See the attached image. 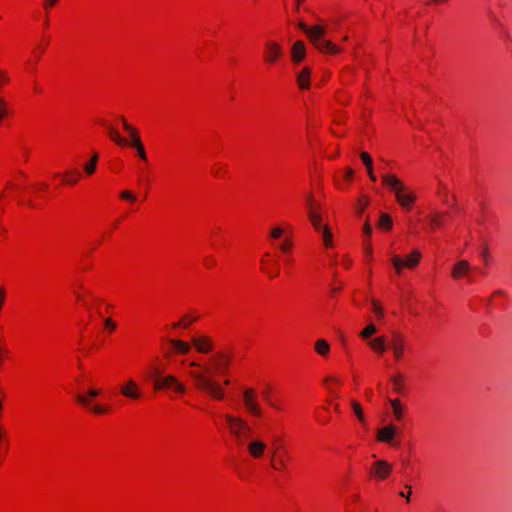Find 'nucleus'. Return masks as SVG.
I'll list each match as a JSON object with an SVG mask.
<instances>
[{
  "instance_id": "42",
  "label": "nucleus",
  "mask_w": 512,
  "mask_h": 512,
  "mask_svg": "<svg viewBox=\"0 0 512 512\" xmlns=\"http://www.w3.org/2000/svg\"><path fill=\"white\" fill-rule=\"evenodd\" d=\"M372 304H373L374 311H375L376 315L378 317H382L383 316V310H382L380 304L377 301H375V300L372 301Z\"/></svg>"
},
{
  "instance_id": "11",
  "label": "nucleus",
  "mask_w": 512,
  "mask_h": 512,
  "mask_svg": "<svg viewBox=\"0 0 512 512\" xmlns=\"http://www.w3.org/2000/svg\"><path fill=\"white\" fill-rule=\"evenodd\" d=\"M193 346L200 353H209L213 349L212 340L209 336H194L191 339Z\"/></svg>"
},
{
  "instance_id": "24",
  "label": "nucleus",
  "mask_w": 512,
  "mask_h": 512,
  "mask_svg": "<svg viewBox=\"0 0 512 512\" xmlns=\"http://www.w3.org/2000/svg\"><path fill=\"white\" fill-rule=\"evenodd\" d=\"M370 347L378 353H383L386 350V344L383 337H377L369 341Z\"/></svg>"
},
{
  "instance_id": "48",
  "label": "nucleus",
  "mask_w": 512,
  "mask_h": 512,
  "mask_svg": "<svg viewBox=\"0 0 512 512\" xmlns=\"http://www.w3.org/2000/svg\"><path fill=\"white\" fill-rule=\"evenodd\" d=\"M405 488H407L409 490L408 493L400 492L399 495L401 497L406 498L407 501H409L410 500V495H411V486L410 485H406Z\"/></svg>"
},
{
  "instance_id": "50",
  "label": "nucleus",
  "mask_w": 512,
  "mask_h": 512,
  "mask_svg": "<svg viewBox=\"0 0 512 512\" xmlns=\"http://www.w3.org/2000/svg\"><path fill=\"white\" fill-rule=\"evenodd\" d=\"M481 255H482L484 261L487 262V259L489 257V251H488V247L487 246L484 247Z\"/></svg>"
},
{
  "instance_id": "15",
  "label": "nucleus",
  "mask_w": 512,
  "mask_h": 512,
  "mask_svg": "<svg viewBox=\"0 0 512 512\" xmlns=\"http://www.w3.org/2000/svg\"><path fill=\"white\" fill-rule=\"evenodd\" d=\"M292 60L295 63L301 62L306 55V48L302 41H296L291 50Z\"/></svg>"
},
{
  "instance_id": "4",
  "label": "nucleus",
  "mask_w": 512,
  "mask_h": 512,
  "mask_svg": "<svg viewBox=\"0 0 512 512\" xmlns=\"http://www.w3.org/2000/svg\"><path fill=\"white\" fill-rule=\"evenodd\" d=\"M225 419L229 424L230 432L237 437L239 443L242 442V439L249 438L251 428L244 420L229 414L225 415Z\"/></svg>"
},
{
  "instance_id": "49",
  "label": "nucleus",
  "mask_w": 512,
  "mask_h": 512,
  "mask_svg": "<svg viewBox=\"0 0 512 512\" xmlns=\"http://www.w3.org/2000/svg\"><path fill=\"white\" fill-rule=\"evenodd\" d=\"M353 175H354L353 169H351V168L346 169V171H345L346 179H348V180L352 179Z\"/></svg>"
},
{
  "instance_id": "55",
  "label": "nucleus",
  "mask_w": 512,
  "mask_h": 512,
  "mask_svg": "<svg viewBox=\"0 0 512 512\" xmlns=\"http://www.w3.org/2000/svg\"><path fill=\"white\" fill-rule=\"evenodd\" d=\"M286 262H287V264H288V265H292V264H293V260H292V259H290V258H287V259H286Z\"/></svg>"
},
{
  "instance_id": "40",
  "label": "nucleus",
  "mask_w": 512,
  "mask_h": 512,
  "mask_svg": "<svg viewBox=\"0 0 512 512\" xmlns=\"http://www.w3.org/2000/svg\"><path fill=\"white\" fill-rule=\"evenodd\" d=\"M73 174H75L74 178H66V179H64V183L65 184H75L78 181L80 173L77 170H74Z\"/></svg>"
},
{
  "instance_id": "54",
  "label": "nucleus",
  "mask_w": 512,
  "mask_h": 512,
  "mask_svg": "<svg viewBox=\"0 0 512 512\" xmlns=\"http://www.w3.org/2000/svg\"><path fill=\"white\" fill-rule=\"evenodd\" d=\"M366 205H367V201H365V203L363 205H360L359 212H362L363 209L366 207Z\"/></svg>"
},
{
  "instance_id": "46",
  "label": "nucleus",
  "mask_w": 512,
  "mask_h": 512,
  "mask_svg": "<svg viewBox=\"0 0 512 512\" xmlns=\"http://www.w3.org/2000/svg\"><path fill=\"white\" fill-rule=\"evenodd\" d=\"M291 247V243L287 240H285L283 243L280 244V249L283 252H287Z\"/></svg>"
},
{
  "instance_id": "9",
  "label": "nucleus",
  "mask_w": 512,
  "mask_h": 512,
  "mask_svg": "<svg viewBox=\"0 0 512 512\" xmlns=\"http://www.w3.org/2000/svg\"><path fill=\"white\" fill-rule=\"evenodd\" d=\"M404 338L399 333L394 332L392 334V338L390 342L388 343V347L392 349L394 357L396 360H399L403 356L404 352Z\"/></svg>"
},
{
  "instance_id": "27",
  "label": "nucleus",
  "mask_w": 512,
  "mask_h": 512,
  "mask_svg": "<svg viewBox=\"0 0 512 512\" xmlns=\"http://www.w3.org/2000/svg\"><path fill=\"white\" fill-rule=\"evenodd\" d=\"M98 154L94 153L90 161L84 165V171L87 175H92L96 171Z\"/></svg>"
},
{
  "instance_id": "26",
  "label": "nucleus",
  "mask_w": 512,
  "mask_h": 512,
  "mask_svg": "<svg viewBox=\"0 0 512 512\" xmlns=\"http://www.w3.org/2000/svg\"><path fill=\"white\" fill-rule=\"evenodd\" d=\"M319 232L322 233V239L324 241L325 247H327V248L332 247L333 241H332V232H331L330 228L327 225H324Z\"/></svg>"
},
{
  "instance_id": "14",
  "label": "nucleus",
  "mask_w": 512,
  "mask_h": 512,
  "mask_svg": "<svg viewBox=\"0 0 512 512\" xmlns=\"http://www.w3.org/2000/svg\"><path fill=\"white\" fill-rule=\"evenodd\" d=\"M396 434V427L392 424L377 431V440L384 443H391Z\"/></svg>"
},
{
  "instance_id": "25",
  "label": "nucleus",
  "mask_w": 512,
  "mask_h": 512,
  "mask_svg": "<svg viewBox=\"0 0 512 512\" xmlns=\"http://www.w3.org/2000/svg\"><path fill=\"white\" fill-rule=\"evenodd\" d=\"M309 218H310V221H311L314 229L316 231H320L321 228L324 226L321 223V221H322L321 215L319 213H317L316 211H314L313 209H311L309 212Z\"/></svg>"
},
{
  "instance_id": "38",
  "label": "nucleus",
  "mask_w": 512,
  "mask_h": 512,
  "mask_svg": "<svg viewBox=\"0 0 512 512\" xmlns=\"http://www.w3.org/2000/svg\"><path fill=\"white\" fill-rule=\"evenodd\" d=\"M120 197L124 200H130V201H135V199H136L135 195L131 191H128V190L121 192Z\"/></svg>"
},
{
  "instance_id": "58",
  "label": "nucleus",
  "mask_w": 512,
  "mask_h": 512,
  "mask_svg": "<svg viewBox=\"0 0 512 512\" xmlns=\"http://www.w3.org/2000/svg\"><path fill=\"white\" fill-rule=\"evenodd\" d=\"M367 253H371V247H367Z\"/></svg>"
},
{
  "instance_id": "32",
  "label": "nucleus",
  "mask_w": 512,
  "mask_h": 512,
  "mask_svg": "<svg viewBox=\"0 0 512 512\" xmlns=\"http://www.w3.org/2000/svg\"><path fill=\"white\" fill-rule=\"evenodd\" d=\"M132 147L136 149L137 154L141 160H144V161L147 160L146 150H145V147H144L142 141H136V142L134 141V146H132Z\"/></svg>"
},
{
  "instance_id": "21",
  "label": "nucleus",
  "mask_w": 512,
  "mask_h": 512,
  "mask_svg": "<svg viewBox=\"0 0 512 512\" xmlns=\"http://www.w3.org/2000/svg\"><path fill=\"white\" fill-rule=\"evenodd\" d=\"M169 342L173 346L175 351L179 354H187L190 352L191 346L189 343L185 341L170 339Z\"/></svg>"
},
{
  "instance_id": "3",
  "label": "nucleus",
  "mask_w": 512,
  "mask_h": 512,
  "mask_svg": "<svg viewBox=\"0 0 512 512\" xmlns=\"http://www.w3.org/2000/svg\"><path fill=\"white\" fill-rule=\"evenodd\" d=\"M151 374L154 378L155 390L171 389L178 393L186 391V387L174 375H163V370L159 367H153Z\"/></svg>"
},
{
  "instance_id": "29",
  "label": "nucleus",
  "mask_w": 512,
  "mask_h": 512,
  "mask_svg": "<svg viewBox=\"0 0 512 512\" xmlns=\"http://www.w3.org/2000/svg\"><path fill=\"white\" fill-rule=\"evenodd\" d=\"M109 134L111 139L117 143L118 145H128V140L121 137L117 130L112 127H109Z\"/></svg>"
},
{
  "instance_id": "22",
  "label": "nucleus",
  "mask_w": 512,
  "mask_h": 512,
  "mask_svg": "<svg viewBox=\"0 0 512 512\" xmlns=\"http://www.w3.org/2000/svg\"><path fill=\"white\" fill-rule=\"evenodd\" d=\"M315 351L321 356H327L330 351V344L325 339H319L314 345Z\"/></svg>"
},
{
  "instance_id": "36",
  "label": "nucleus",
  "mask_w": 512,
  "mask_h": 512,
  "mask_svg": "<svg viewBox=\"0 0 512 512\" xmlns=\"http://www.w3.org/2000/svg\"><path fill=\"white\" fill-rule=\"evenodd\" d=\"M360 157H361V159H362V161H363V163H364V165L366 167H369V166L373 165L372 158H371V156L367 152H362L360 154Z\"/></svg>"
},
{
  "instance_id": "33",
  "label": "nucleus",
  "mask_w": 512,
  "mask_h": 512,
  "mask_svg": "<svg viewBox=\"0 0 512 512\" xmlns=\"http://www.w3.org/2000/svg\"><path fill=\"white\" fill-rule=\"evenodd\" d=\"M377 332V327L374 324H369L365 329H363L360 333V336L363 339H368L373 334Z\"/></svg>"
},
{
  "instance_id": "2",
  "label": "nucleus",
  "mask_w": 512,
  "mask_h": 512,
  "mask_svg": "<svg viewBox=\"0 0 512 512\" xmlns=\"http://www.w3.org/2000/svg\"><path fill=\"white\" fill-rule=\"evenodd\" d=\"M298 27L307 35L309 41L320 52H327L336 54L341 51L339 47L334 45L331 41L325 40L326 27L323 25H315L309 27L305 22L300 21Z\"/></svg>"
},
{
  "instance_id": "47",
  "label": "nucleus",
  "mask_w": 512,
  "mask_h": 512,
  "mask_svg": "<svg viewBox=\"0 0 512 512\" xmlns=\"http://www.w3.org/2000/svg\"><path fill=\"white\" fill-rule=\"evenodd\" d=\"M363 230H364V233L370 237L371 236V233H372V229H371V226L369 224L368 221H366V223L364 224V227H363Z\"/></svg>"
},
{
  "instance_id": "18",
  "label": "nucleus",
  "mask_w": 512,
  "mask_h": 512,
  "mask_svg": "<svg viewBox=\"0 0 512 512\" xmlns=\"http://www.w3.org/2000/svg\"><path fill=\"white\" fill-rule=\"evenodd\" d=\"M123 128L128 132L130 140L127 146H134V141H142L136 128L132 127L124 117H121Z\"/></svg>"
},
{
  "instance_id": "44",
  "label": "nucleus",
  "mask_w": 512,
  "mask_h": 512,
  "mask_svg": "<svg viewBox=\"0 0 512 512\" xmlns=\"http://www.w3.org/2000/svg\"><path fill=\"white\" fill-rule=\"evenodd\" d=\"M104 324L105 326L110 329L111 331L115 330L116 328V324L113 320H111L110 318H107L105 321H104Z\"/></svg>"
},
{
  "instance_id": "13",
  "label": "nucleus",
  "mask_w": 512,
  "mask_h": 512,
  "mask_svg": "<svg viewBox=\"0 0 512 512\" xmlns=\"http://www.w3.org/2000/svg\"><path fill=\"white\" fill-rule=\"evenodd\" d=\"M282 54V47L275 42H268L265 46V57L269 62H275Z\"/></svg>"
},
{
  "instance_id": "12",
  "label": "nucleus",
  "mask_w": 512,
  "mask_h": 512,
  "mask_svg": "<svg viewBox=\"0 0 512 512\" xmlns=\"http://www.w3.org/2000/svg\"><path fill=\"white\" fill-rule=\"evenodd\" d=\"M396 201L400 204V206L406 210H410L412 204L416 200V196L414 193L405 186L404 191L400 192L395 196Z\"/></svg>"
},
{
  "instance_id": "30",
  "label": "nucleus",
  "mask_w": 512,
  "mask_h": 512,
  "mask_svg": "<svg viewBox=\"0 0 512 512\" xmlns=\"http://www.w3.org/2000/svg\"><path fill=\"white\" fill-rule=\"evenodd\" d=\"M351 406H352L353 411H354L355 415L357 416L358 420L363 425H365L366 424V419H365V416H364V413H363L361 405L358 402H356V401H352L351 402Z\"/></svg>"
},
{
  "instance_id": "39",
  "label": "nucleus",
  "mask_w": 512,
  "mask_h": 512,
  "mask_svg": "<svg viewBox=\"0 0 512 512\" xmlns=\"http://www.w3.org/2000/svg\"><path fill=\"white\" fill-rule=\"evenodd\" d=\"M432 228L438 227L441 225V217L440 215H434L430 217Z\"/></svg>"
},
{
  "instance_id": "6",
  "label": "nucleus",
  "mask_w": 512,
  "mask_h": 512,
  "mask_svg": "<svg viewBox=\"0 0 512 512\" xmlns=\"http://www.w3.org/2000/svg\"><path fill=\"white\" fill-rule=\"evenodd\" d=\"M243 402L248 410L254 416L261 415V408L257 401L256 392L252 388L243 389Z\"/></svg>"
},
{
  "instance_id": "53",
  "label": "nucleus",
  "mask_w": 512,
  "mask_h": 512,
  "mask_svg": "<svg viewBox=\"0 0 512 512\" xmlns=\"http://www.w3.org/2000/svg\"><path fill=\"white\" fill-rule=\"evenodd\" d=\"M263 271H264V272H266V273H268L270 278H274V277H276V276L279 274V272H278V271H273V273H270V272H268V271H267L266 269H264V268H263Z\"/></svg>"
},
{
  "instance_id": "23",
  "label": "nucleus",
  "mask_w": 512,
  "mask_h": 512,
  "mask_svg": "<svg viewBox=\"0 0 512 512\" xmlns=\"http://www.w3.org/2000/svg\"><path fill=\"white\" fill-rule=\"evenodd\" d=\"M420 258V252L418 250H414L410 255L407 256L406 260L404 261L405 267L409 269L415 268L418 265Z\"/></svg>"
},
{
  "instance_id": "10",
  "label": "nucleus",
  "mask_w": 512,
  "mask_h": 512,
  "mask_svg": "<svg viewBox=\"0 0 512 512\" xmlns=\"http://www.w3.org/2000/svg\"><path fill=\"white\" fill-rule=\"evenodd\" d=\"M392 471V465L385 460H378L372 464V474L379 478L385 479Z\"/></svg>"
},
{
  "instance_id": "35",
  "label": "nucleus",
  "mask_w": 512,
  "mask_h": 512,
  "mask_svg": "<svg viewBox=\"0 0 512 512\" xmlns=\"http://www.w3.org/2000/svg\"><path fill=\"white\" fill-rule=\"evenodd\" d=\"M198 319V316L197 315H194V314H187L183 317V324H184V327H188L191 323H193L194 321H196Z\"/></svg>"
},
{
  "instance_id": "45",
  "label": "nucleus",
  "mask_w": 512,
  "mask_h": 512,
  "mask_svg": "<svg viewBox=\"0 0 512 512\" xmlns=\"http://www.w3.org/2000/svg\"><path fill=\"white\" fill-rule=\"evenodd\" d=\"M366 169H367V173H368V175H369V178H370L373 182H375V181L377 180V177H376V175H375V173H374V171H373V165H372V166H369V167H366Z\"/></svg>"
},
{
  "instance_id": "16",
  "label": "nucleus",
  "mask_w": 512,
  "mask_h": 512,
  "mask_svg": "<svg viewBox=\"0 0 512 512\" xmlns=\"http://www.w3.org/2000/svg\"><path fill=\"white\" fill-rule=\"evenodd\" d=\"M266 448V444L261 440H252L248 444V451L250 455L254 458H260Z\"/></svg>"
},
{
  "instance_id": "5",
  "label": "nucleus",
  "mask_w": 512,
  "mask_h": 512,
  "mask_svg": "<svg viewBox=\"0 0 512 512\" xmlns=\"http://www.w3.org/2000/svg\"><path fill=\"white\" fill-rule=\"evenodd\" d=\"M100 394L101 391L99 389L91 388L88 390L87 395H76V400L80 405L89 408L94 414H103L109 410L106 406L100 404L90 406L91 399L98 397Z\"/></svg>"
},
{
  "instance_id": "56",
  "label": "nucleus",
  "mask_w": 512,
  "mask_h": 512,
  "mask_svg": "<svg viewBox=\"0 0 512 512\" xmlns=\"http://www.w3.org/2000/svg\"><path fill=\"white\" fill-rule=\"evenodd\" d=\"M212 173H213L215 176H219V175H220L219 170H212Z\"/></svg>"
},
{
  "instance_id": "17",
  "label": "nucleus",
  "mask_w": 512,
  "mask_h": 512,
  "mask_svg": "<svg viewBox=\"0 0 512 512\" xmlns=\"http://www.w3.org/2000/svg\"><path fill=\"white\" fill-rule=\"evenodd\" d=\"M470 270V264L467 260H461L457 262L451 272V275L455 279L461 278L463 275L467 274Z\"/></svg>"
},
{
  "instance_id": "60",
  "label": "nucleus",
  "mask_w": 512,
  "mask_h": 512,
  "mask_svg": "<svg viewBox=\"0 0 512 512\" xmlns=\"http://www.w3.org/2000/svg\"><path fill=\"white\" fill-rule=\"evenodd\" d=\"M277 450L281 447V444H278V446H275Z\"/></svg>"
},
{
  "instance_id": "52",
  "label": "nucleus",
  "mask_w": 512,
  "mask_h": 512,
  "mask_svg": "<svg viewBox=\"0 0 512 512\" xmlns=\"http://www.w3.org/2000/svg\"><path fill=\"white\" fill-rule=\"evenodd\" d=\"M172 327H173V328H175V329H177V328H180V327H184V324H183V322H182V321L174 322V323L172 324Z\"/></svg>"
},
{
  "instance_id": "37",
  "label": "nucleus",
  "mask_w": 512,
  "mask_h": 512,
  "mask_svg": "<svg viewBox=\"0 0 512 512\" xmlns=\"http://www.w3.org/2000/svg\"><path fill=\"white\" fill-rule=\"evenodd\" d=\"M402 375L400 374H397L393 377V382H394V389L397 391V392H400L401 390V383H402Z\"/></svg>"
},
{
  "instance_id": "31",
  "label": "nucleus",
  "mask_w": 512,
  "mask_h": 512,
  "mask_svg": "<svg viewBox=\"0 0 512 512\" xmlns=\"http://www.w3.org/2000/svg\"><path fill=\"white\" fill-rule=\"evenodd\" d=\"M379 226L383 229H391L392 227V218L386 214V213H382L380 215V219H379Z\"/></svg>"
},
{
  "instance_id": "57",
  "label": "nucleus",
  "mask_w": 512,
  "mask_h": 512,
  "mask_svg": "<svg viewBox=\"0 0 512 512\" xmlns=\"http://www.w3.org/2000/svg\"><path fill=\"white\" fill-rule=\"evenodd\" d=\"M230 381L228 379L224 380V385H229Z\"/></svg>"
},
{
  "instance_id": "7",
  "label": "nucleus",
  "mask_w": 512,
  "mask_h": 512,
  "mask_svg": "<svg viewBox=\"0 0 512 512\" xmlns=\"http://www.w3.org/2000/svg\"><path fill=\"white\" fill-rule=\"evenodd\" d=\"M382 182L395 194V196L404 191V183L393 174H383Z\"/></svg>"
},
{
  "instance_id": "59",
  "label": "nucleus",
  "mask_w": 512,
  "mask_h": 512,
  "mask_svg": "<svg viewBox=\"0 0 512 512\" xmlns=\"http://www.w3.org/2000/svg\"><path fill=\"white\" fill-rule=\"evenodd\" d=\"M308 202H309L310 205H312V199L311 198L308 199Z\"/></svg>"
},
{
  "instance_id": "8",
  "label": "nucleus",
  "mask_w": 512,
  "mask_h": 512,
  "mask_svg": "<svg viewBox=\"0 0 512 512\" xmlns=\"http://www.w3.org/2000/svg\"><path fill=\"white\" fill-rule=\"evenodd\" d=\"M120 393L130 399H139L141 397V390L138 384L133 379H128L121 387Z\"/></svg>"
},
{
  "instance_id": "19",
  "label": "nucleus",
  "mask_w": 512,
  "mask_h": 512,
  "mask_svg": "<svg viewBox=\"0 0 512 512\" xmlns=\"http://www.w3.org/2000/svg\"><path fill=\"white\" fill-rule=\"evenodd\" d=\"M286 460L281 454H278L277 448L273 447L271 451V466L275 470H283L286 468Z\"/></svg>"
},
{
  "instance_id": "43",
  "label": "nucleus",
  "mask_w": 512,
  "mask_h": 512,
  "mask_svg": "<svg viewBox=\"0 0 512 512\" xmlns=\"http://www.w3.org/2000/svg\"><path fill=\"white\" fill-rule=\"evenodd\" d=\"M283 234V230L279 227L277 228H274L271 232H270V236L274 239H277V238H280Z\"/></svg>"
},
{
  "instance_id": "41",
  "label": "nucleus",
  "mask_w": 512,
  "mask_h": 512,
  "mask_svg": "<svg viewBox=\"0 0 512 512\" xmlns=\"http://www.w3.org/2000/svg\"><path fill=\"white\" fill-rule=\"evenodd\" d=\"M270 389H271V388H270V386L268 385V386L266 387V389L262 392V395H263L264 399H265V400H266V401H267V402H268L272 407H275V408H276V405L270 401V396H269Z\"/></svg>"
},
{
  "instance_id": "28",
  "label": "nucleus",
  "mask_w": 512,
  "mask_h": 512,
  "mask_svg": "<svg viewBox=\"0 0 512 512\" xmlns=\"http://www.w3.org/2000/svg\"><path fill=\"white\" fill-rule=\"evenodd\" d=\"M390 404L393 409L394 416L397 420H401L403 415V408L399 399H391Z\"/></svg>"
},
{
  "instance_id": "51",
  "label": "nucleus",
  "mask_w": 512,
  "mask_h": 512,
  "mask_svg": "<svg viewBox=\"0 0 512 512\" xmlns=\"http://www.w3.org/2000/svg\"><path fill=\"white\" fill-rule=\"evenodd\" d=\"M58 0H46L44 6L48 8L49 6L54 5Z\"/></svg>"
},
{
  "instance_id": "1",
  "label": "nucleus",
  "mask_w": 512,
  "mask_h": 512,
  "mask_svg": "<svg viewBox=\"0 0 512 512\" xmlns=\"http://www.w3.org/2000/svg\"><path fill=\"white\" fill-rule=\"evenodd\" d=\"M214 368L192 361L191 367H201L202 370H192L189 372L193 380L194 386L201 392L207 394L215 400H222L225 395L224 388L213 378V375L225 373L229 364L230 357L225 354H218L212 358Z\"/></svg>"
},
{
  "instance_id": "20",
  "label": "nucleus",
  "mask_w": 512,
  "mask_h": 512,
  "mask_svg": "<svg viewBox=\"0 0 512 512\" xmlns=\"http://www.w3.org/2000/svg\"><path fill=\"white\" fill-rule=\"evenodd\" d=\"M310 75H311V69L310 68H303L298 74H297V83L301 89H308L310 85Z\"/></svg>"
},
{
  "instance_id": "34",
  "label": "nucleus",
  "mask_w": 512,
  "mask_h": 512,
  "mask_svg": "<svg viewBox=\"0 0 512 512\" xmlns=\"http://www.w3.org/2000/svg\"><path fill=\"white\" fill-rule=\"evenodd\" d=\"M391 260L397 274H401L403 267H405V262L397 255L393 256Z\"/></svg>"
}]
</instances>
